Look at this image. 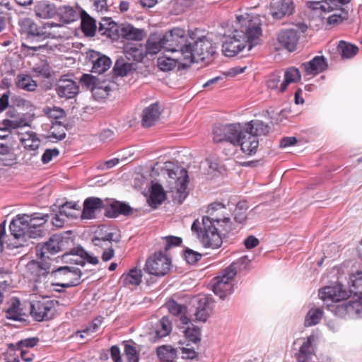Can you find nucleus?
I'll list each match as a JSON object with an SVG mask.
<instances>
[{"label":"nucleus","instance_id":"f257e3e1","mask_svg":"<svg viewBox=\"0 0 362 362\" xmlns=\"http://www.w3.org/2000/svg\"><path fill=\"white\" fill-rule=\"evenodd\" d=\"M269 126L259 119H253L244 125L240 123L217 124L213 129V140L215 143L229 142L240 146L245 153L252 156L259 147L258 137L269 132Z\"/></svg>","mask_w":362,"mask_h":362},{"label":"nucleus","instance_id":"f03ea898","mask_svg":"<svg viewBox=\"0 0 362 362\" xmlns=\"http://www.w3.org/2000/svg\"><path fill=\"white\" fill-rule=\"evenodd\" d=\"M225 210L222 203H213L208 207L207 216H203L202 221L197 218L193 222L192 232L204 247H220L223 243L222 235L231 230L230 219L223 215Z\"/></svg>","mask_w":362,"mask_h":362},{"label":"nucleus","instance_id":"7ed1b4c3","mask_svg":"<svg viewBox=\"0 0 362 362\" xmlns=\"http://www.w3.org/2000/svg\"><path fill=\"white\" fill-rule=\"evenodd\" d=\"M239 29L233 35L228 36L222 45L223 52L227 57H233L240 52L248 44V50L257 44L262 35V21L259 16L245 14L237 16Z\"/></svg>","mask_w":362,"mask_h":362},{"label":"nucleus","instance_id":"20e7f679","mask_svg":"<svg viewBox=\"0 0 362 362\" xmlns=\"http://www.w3.org/2000/svg\"><path fill=\"white\" fill-rule=\"evenodd\" d=\"M250 262L247 257L244 256L226 268L221 275L214 279V282L212 286L214 293L221 299H224L227 296L232 293V281L238 270L245 269Z\"/></svg>","mask_w":362,"mask_h":362},{"label":"nucleus","instance_id":"39448f33","mask_svg":"<svg viewBox=\"0 0 362 362\" xmlns=\"http://www.w3.org/2000/svg\"><path fill=\"white\" fill-rule=\"evenodd\" d=\"M216 49L215 44L206 37H200L193 45H185V47L182 49L184 65L190 66L194 62L209 59L216 53Z\"/></svg>","mask_w":362,"mask_h":362},{"label":"nucleus","instance_id":"423d86ee","mask_svg":"<svg viewBox=\"0 0 362 362\" xmlns=\"http://www.w3.org/2000/svg\"><path fill=\"white\" fill-rule=\"evenodd\" d=\"M18 25L21 33L25 35V41L22 43L23 47L37 52L45 47L46 43H42V36H40L42 26H38L29 18L20 19Z\"/></svg>","mask_w":362,"mask_h":362},{"label":"nucleus","instance_id":"0eeeda50","mask_svg":"<svg viewBox=\"0 0 362 362\" xmlns=\"http://www.w3.org/2000/svg\"><path fill=\"white\" fill-rule=\"evenodd\" d=\"M168 181L171 191L175 193L174 199L181 204L187 195L188 175L185 168L175 166L167 170Z\"/></svg>","mask_w":362,"mask_h":362},{"label":"nucleus","instance_id":"6e6552de","mask_svg":"<svg viewBox=\"0 0 362 362\" xmlns=\"http://www.w3.org/2000/svg\"><path fill=\"white\" fill-rule=\"evenodd\" d=\"M28 214H18L11 222L9 228L11 234L13 238L20 242L17 247L23 246L28 238H35L43 235L42 229L33 230L29 228V222L27 218Z\"/></svg>","mask_w":362,"mask_h":362},{"label":"nucleus","instance_id":"1a4fd4ad","mask_svg":"<svg viewBox=\"0 0 362 362\" xmlns=\"http://www.w3.org/2000/svg\"><path fill=\"white\" fill-rule=\"evenodd\" d=\"M170 266V259L165 252L159 251L146 259L144 269L151 275L163 276L168 273Z\"/></svg>","mask_w":362,"mask_h":362},{"label":"nucleus","instance_id":"9d476101","mask_svg":"<svg viewBox=\"0 0 362 362\" xmlns=\"http://www.w3.org/2000/svg\"><path fill=\"white\" fill-rule=\"evenodd\" d=\"M55 313V305L53 300L42 298L39 300H33L30 303V315L38 322L52 319Z\"/></svg>","mask_w":362,"mask_h":362},{"label":"nucleus","instance_id":"9b49d317","mask_svg":"<svg viewBox=\"0 0 362 362\" xmlns=\"http://www.w3.org/2000/svg\"><path fill=\"white\" fill-rule=\"evenodd\" d=\"M67 240L61 234H54L42 245H38L36 247V253L39 258L49 257V255H54L62 251Z\"/></svg>","mask_w":362,"mask_h":362},{"label":"nucleus","instance_id":"f8f14e48","mask_svg":"<svg viewBox=\"0 0 362 362\" xmlns=\"http://www.w3.org/2000/svg\"><path fill=\"white\" fill-rule=\"evenodd\" d=\"M165 49L172 52L180 51L182 55V49L185 47L182 44L185 41V31L180 28H175L162 35Z\"/></svg>","mask_w":362,"mask_h":362},{"label":"nucleus","instance_id":"ddd939ff","mask_svg":"<svg viewBox=\"0 0 362 362\" xmlns=\"http://www.w3.org/2000/svg\"><path fill=\"white\" fill-rule=\"evenodd\" d=\"M55 91L60 98L71 99L79 93V86L72 79L67 78L66 76H62L56 86Z\"/></svg>","mask_w":362,"mask_h":362},{"label":"nucleus","instance_id":"4468645a","mask_svg":"<svg viewBox=\"0 0 362 362\" xmlns=\"http://www.w3.org/2000/svg\"><path fill=\"white\" fill-rule=\"evenodd\" d=\"M318 296L323 301L331 300L333 303H337L347 298L349 292L341 284H337L324 287L319 291Z\"/></svg>","mask_w":362,"mask_h":362},{"label":"nucleus","instance_id":"2eb2a0df","mask_svg":"<svg viewBox=\"0 0 362 362\" xmlns=\"http://www.w3.org/2000/svg\"><path fill=\"white\" fill-rule=\"evenodd\" d=\"M54 272H55V278L64 276V281L58 284L59 286L69 288L77 286L80 283L81 272L78 269L71 270L69 267H59Z\"/></svg>","mask_w":362,"mask_h":362},{"label":"nucleus","instance_id":"dca6fc26","mask_svg":"<svg viewBox=\"0 0 362 362\" xmlns=\"http://www.w3.org/2000/svg\"><path fill=\"white\" fill-rule=\"evenodd\" d=\"M88 58L92 64V72L101 74L110 69L111 60L105 55L98 52L90 50L88 53Z\"/></svg>","mask_w":362,"mask_h":362},{"label":"nucleus","instance_id":"f3484780","mask_svg":"<svg viewBox=\"0 0 362 362\" xmlns=\"http://www.w3.org/2000/svg\"><path fill=\"white\" fill-rule=\"evenodd\" d=\"M212 298L206 295H199L197 298V307L194 313L195 320L205 322L210 315Z\"/></svg>","mask_w":362,"mask_h":362},{"label":"nucleus","instance_id":"a211bd4d","mask_svg":"<svg viewBox=\"0 0 362 362\" xmlns=\"http://www.w3.org/2000/svg\"><path fill=\"white\" fill-rule=\"evenodd\" d=\"M300 35L296 28L282 30L278 35L279 43L289 52L296 49Z\"/></svg>","mask_w":362,"mask_h":362},{"label":"nucleus","instance_id":"6ab92c4d","mask_svg":"<svg viewBox=\"0 0 362 362\" xmlns=\"http://www.w3.org/2000/svg\"><path fill=\"white\" fill-rule=\"evenodd\" d=\"M270 11L274 18L280 19L293 13V2L291 0H272Z\"/></svg>","mask_w":362,"mask_h":362},{"label":"nucleus","instance_id":"aec40b11","mask_svg":"<svg viewBox=\"0 0 362 362\" xmlns=\"http://www.w3.org/2000/svg\"><path fill=\"white\" fill-rule=\"evenodd\" d=\"M161 114L158 103H155L144 109L141 114V124L144 127L154 125L159 119Z\"/></svg>","mask_w":362,"mask_h":362},{"label":"nucleus","instance_id":"412c9836","mask_svg":"<svg viewBox=\"0 0 362 362\" xmlns=\"http://www.w3.org/2000/svg\"><path fill=\"white\" fill-rule=\"evenodd\" d=\"M315 337L310 335L304 340L299 348L298 352L296 354V358L298 362H308L315 354L313 343Z\"/></svg>","mask_w":362,"mask_h":362},{"label":"nucleus","instance_id":"4be33fe9","mask_svg":"<svg viewBox=\"0 0 362 362\" xmlns=\"http://www.w3.org/2000/svg\"><path fill=\"white\" fill-rule=\"evenodd\" d=\"M20 141L25 150L30 151V159L33 156H35L37 155V150L40 145V140L37 137L36 133L33 132H27L23 134L20 138Z\"/></svg>","mask_w":362,"mask_h":362},{"label":"nucleus","instance_id":"5701e85b","mask_svg":"<svg viewBox=\"0 0 362 362\" xmlns=\"http://www.w3.org/2000/svg\"><path fill=\"white\" fill-rule=\"evenodd\" d=\"M64 26L62 24L55 23L54 22H47L42 25V33L40 36H42V43L47 38H62L65 35L64 31Z\"/></svg>","mask_w":362,"mask_h":362},{"label":"nucleus","instance_id":"b1692460","mask_svg":"<svg viewBox=\"0 0 362 362\" xmlns=\"http://www.w3.org/2000/svg\"><path fill=\"white\" fill-rule=\"evenodd\" d=\"M158 66L163 71H169L177 66L179 69H185L189 66L184 65V55L172 58L170 57L162 56L158 59Z\"/></svg>","mask_w":362,"mask_h":362},{"label":"nucleus","instance_id":"393cba45","mask_svg":"<svg viewBox=\"0 0 362 362\" xmlns=\"http://www.w3.org/2000/svg\"><path fill=\"white\" fill-rule=\"evenodd\" d=\"M168 311L172 315L177 317L182 325H187L190 322L187 316V308L186 305L180 304L175 300H170L165 304Z\"/></svg>","mask_w":362,"mask_h":362},{"label":"nucleus","instance_id":"a878e982","mask_svg":"<svg viewBox=\"0 0 362 362\" xmlns=\"http://www.w3.org/2000/svg\"><path fill=\"white\" fill-rule=\"evenodd\" d=\"M103 207V202L100 198L89 197L83 203V209L81 214L82 218L91 219L95 218L97 210Z\"/></svg>","mask_w":362,"mask_h":362},{"label":"nucleus","instance_id":"bb28decb","mask_svg":"<svg viewBox=\"0 0 362 362\" xmlns=\"http://www.w3.org/2000/svg\"><path fill=\"white\" fill-rule=\"evenodd\" d=\"M21 301L18 298L13 297L8 302V308L6 310V317L14 321L25 320V313L21 308Z\"/></svg>","mask_w":362,"mask_h":362},{"label":"nucleus","instance_id":"cd10ccee","mask_svg":"<svg viewBox=\"0 0 362 362\" xmlns=\"http://www.w3.org/2000/svg\"><path fill=\"white\" fill-rule=\"evenodd\" d=\"M131 214H132V209L129 205L116 200L110 202L109 208L105 212V215L110 218L117 217L120 214L128 216Z\"/></svg>","mask_w":362,"mask_h":362},{"label":"nucleus","instance_id":"c85d7f7f","mask_svg":"<svg viewBox=\"0 0 362 362\" xmlns=\"http://www.w3.org/2000/svg\"><path fill=\"white\" fill-rule=\"evenodd\" d=\"M145 36L143 29L136 28L129 23H122L120 28V38L127 40L140 41Z\"/></svg>","mask_w":362,"mask_h":362},{"label":"nucleus","instance_id":"c756f323","mask_svg":"<svg viewBox=\"0 0 362 362\" xmlns=\"http://www.w3.org/2000/svg\"><path fill=\"white\" fill-rule=\"evenodd\" d=\"M17 160L13 147L0 143V163L5 166H11L17 163Z\"/></svg>","mask_w":362,"mask_h":362},{"label":"nucleus","instance_id":"7c9ffc66","mask_svg":"<svg viewBox=\"0 0 362 362\" xmlns=\"http://www.w3.org/2000/svg\"><path fill=\"white\" fill-rule=\"evenodd\" d=\"M303 66L307 74H318L327 69V63L323 56H316L310 62L303 64Z\"/></svg>","mask_w":362,"mask_h":362},{"label":"nucleus","instance_id":"2f4dec72","mask_svg":"<svg viewBox=\"0 0 362 362\" xmlns=\"http://www.w3.org/2000/svg\"><path fill=\"white\" fill-rule=\"evenodd\" d=\"M166 195L161 185L153 183L151 189V194L148 199L149 206L157 208L165 199Z\"/></svg>","mask_w":362,"mask_h":362},{"label":"nucleus","instance_id":"473e14b6","mask_svg":"<svg viewBox=\"0 0 362 362\" xmlns=\"http://www.w3.org/2000/svg\"><path fill=\"white\" fill-rule=\"evenodd\" d=\"M81 27L86 36L93 37L95 35L97 26L96 21L90 16L86 11H83L81 13Z\"/></svg>","mask_w":362,"mask_h":362},{"label":"nucleus","instance_id":"72a5a7b5","mask_svg":"<svg viewBox=\"0 0 362 362\" xmlns=\"http://www.w3.org/2000/svg\"><path fill=\"white\" fill-rule=\"evenodd\" d=\"M161 48L165 49L164 42L162 36L156 34L151 35L146 41V54H156L160 52Z\"/></svg>","mask_w":362,"mask_h":362},{"label":"nucleus","instance_id":"f704fd0d","mask_svg":"<svg viewBox=\"0 0 362 362\" xmlns=\"http://www.w3.org/2000/svg\"><path fill=\"white\" fill-rule=\"evenodd\" d=\"M142 272L137 268H133L120 277V282L124 286H138L141 282Z\"/></svg>","mask_w":362,"mask_h":362},{"label":"nucleus","instance_id":"c9c22d12","mask_svg":"<svg viewBox=\"0 0 362 362\" xmlns=\"http://www.w3.org/2000/svg\"><path fill=\"white\" fill-rule=\"evenodd\" d=\"M40 262H35L30 264L31 269H38L40 272L39 275H45L47 274H51L52 275L55 276V272L57 268L52 267V263L48 262L47 260L53 262L54 259H50L49 257L40 258Z\"/></svg>","mask_w":362,"mask_h":362},{"label":"nucleus","instance_id":"e433bc0d","mask_svg":"<svg viewBox=\"0 0 362 362\" xmlns=\"http://www.w3.org/2000/svg\"><path fill=\"white\" fill-rule=\"evenodd\" d=\"M103 240H115V243H117L119 240L112 229L102 226L95 232L92 243H100Z\"/></svg>","mask_w":362,"mask_h":362},{"label":"nucleus","instance_id":"4c0bfd02","mask_svg":"<svg viewBox=\"0 0 362 362\" xmlns=\"http://www.w3.org/2000/svg\"><path fill=\"white\" fill-rule=\"evenodd\" d=\"M15 83L18 88L29 92L35 91L37 86L36 81L28 74H18L16 78Z\"/></svg>","mask_w":362,"mask_h":362},{"label":"nucleus","instance_id":"58836bf2","mask_svg":"<svg viewBox=\"0 0 362 362\" xmlns=\"http://www.w3.org/2000/svg\"><path fill=\"white\" fill-rule=\"evenodd\" d=\"M349 284V292L362 300V272L351 274Z\"/></svg>","mask_w":362,"mask_h":362},{"label":"nucleus","instance_id":"ea45409f","mask_svg":"<svg viewBox=\"0 0 362 362\" xmlns=\"http://www.w3.org/2000/svg\"><path fill=\"white\" fill-rule=\"evenodd\" d=\"M160 362H175L177 357V349L170 345H162L156 349Z\"/></svg>","mask_w":362,"mask_h":362},{"label":"nucleus","instance_id":"a19ab883","mask_svg":"<svg viewBox=\"0 0 362 362\" xmlns=\"http://www.w3.org/2000/svg\"><path fill=\"white\" fill-rule=\"evenodd\" d=\"M27 218L29 222V228L31 230H37L42 229V226L48 221L49 216L47 214L33 213L28 214Z\"/></svg>","mask_w":362,"mask_h":362},{"label":"nucleus","instance_id":"79ce46f5","mask_svg":"<svg viewBox=\"0 0 362 362\" xmlns=\"http://www.w3.org/2000/svg\"><path fill=\"white\" fill-rule=\"evenodd\" d=\"M300 79V74L298 69L294 67L288 68L284 73V79L280 84L279 92H284L288 84L295 83Z\"/></svg>","mask_w":362,"mask_h":362},{"label":"nucleus","instance_id":"37998d69","mask_svg":"<svg viewBox=\"0 0 362 362\" xmlns=\"http://www.w3.org/2000/svg\"><path fill=\"white\" fill-rule=\"evenodd\" d=\"M172 322L166 316L163 317L156 324L155 329L156 338L160 339L168 336L172 331Z\"/></svg>","mask_w":362,"mask_h":362},{"label":"nucleus","instance_id":"c03bdc74","mask_svg":"<svg viewBox=\"0 0 362 362\" xmlns=\"http://www.w3.org/2000/svg\"><path fill=\"white\" fill-rule=\"evenodd\" d=\"M34 11L40 18H50L54 13L52 6L46 1H38L35 5Z\"/></svg>","mask_w":362,"mask_h":362},{"label":"nucleus","instance_id":"a18cd8bd","mask_svg":"<svg viewBox=\"0 0 362 362\" xmlns=\"http://www.w3.org/2000/svg\"><path fill=\"white\" fill-rule=\"evenodd\" d=\"M112 88L109 83L105 81H99L91 90L93 96L96 100L104 99L107 98Z\"/></svg>","mask_w":362,"mask_h":362},{"label":"nucleus","instance_id":"49530a36","mask_svg":"<svg viewBox=\"0 0 362 362\" xmlns=\"http://www.w3.org/2000/svg\"><path fill=\"white\" fill-rule=\"evenodd\" d=\"M347 317L362 318V300H350L346 302Z\"/></svg>","mask_w":362,"mask_h":362},{"label":"nucleus","instance_id":"de8ad7c7","mask_svg":"<svg viewBox=\"0 0 362 362\" xmlns=\"http://www.w3.org/2000/svg\"><path fill=\"white\" fill-rule=\"evenodd\" d=\"M323 316V310L320 308H313L307 313L305 318V325L311 327L320 322Z\"/></svg>","mask_w":362,"mask_h":362},{"label":"nucleus","instance_id":"09e8293b","mask_svg":"<svg viewBox=\"0 0 362 362\" xmlns=\"http://www.w3.org/2000/svg\"><path fill=\"white\" fill-rule=\"evenodd\" d=\"M71 254L78 256L82 259L81 265H84L85 261L93 265H96L99 262L98 258L96 256L89 253L81 247L74 248L71 250Z\"/></svg>","mask_w":362,"mask_h":362},{"label":"nucleus","instance_id":"8fccbe9b","mask_svg":"<svg viewBox=\"0 0 362 362\" xmlns=\"http://www.w3.org/2000/svg\"><path fill=\"white\" fill-rule=\"evenodd\" d=\"M337 49L343 58H351L358 52V47L347 43L344 41H340Z\"/></svg>","mask_w":362,"mask_h":362},{"label":"nucleus","instance_id":"3c124183","mask_svg":"<svg viewBox=\"0 0 362 362\" xmlns=\"http://www.w3.org/2000/svg\"><path fill=\"white\" fill-rule=\"evenodd\" d=\"M48 138L61 141L66 137V127L60 122L52 124L49 132Z\"/></svg>","mask_w":362,"mask_h":362},{"label":"nucleus","instance_id":"603ef678","mask_svg":"<svg viewBox=\"0 0 362 362\" xmlns=\"http://www.w3.org/2000/svg\"><path fill=\"white\" fill-rule=\"evenodd\" d=\"M133 341H123L124 352L128 362H138L139 354L133 345Z\"/></svg>","mask_w":362,"mask_h":362},{"label":"nucleus","instance_id":"864d4df0","mask_svg":"<svg viewBox=\"0 0 362 362\" xmlns=\"http://www.w3.org/2000/svg\"><path fill=\"white\" fill-rule=\"evenodd\" d=\"M103 321V317L98 316L95 317L88 326H87L83 330L78 331L76 334H79L81 338H84L85 335H90L97 332L102 325Z\"/></svg>","mask_w":362,"mask_h":362},{"label":"nucleus","instance_id":"5fc2aeb1","mask_svg":"<svg viewBox=\"0 0 362 362\" xmlns=\"http://www.w3.org/2000/svg\"><path fill=\"white\" fill-rule=\"evenodd\" d=\"M38 341L39 339L37 337L26 338L18 341L15 344H11L10 348L13 349H28L35 346Z\"/></svg>","mask_w":362,"mask_h":362},{"label":"nucleus","instance_id":"6e6d98bb","mask_svg":"<svg viewBox=\"0 0 362 362\" xmlns=\"http://www.w3.org/2000/svg\"><path fill=\"white\" fill-rule=\"evenodd\" d=\"M183 332L185 337L193 343H197L201 340V331L197 326L192 325V326L187 327Z\"/></svg>","mask_w":362,"mask_h":362},{"label":"nucleus","instance_id":"4d7b16f0","mask_svg":"<svg viewBox=\"0 0 362 362\" xmlns=\"http://www.w3.org/2000/svg\"><path fill=\"white\" fill-rule=\"evenodd\" d=\"M43 112L49 118L54 119H61L66 116L64 110L56 106L46 107L43 109Z\"/></svg>","mask_w":362,"mask_h":362},{"label":"nucleus","instance_id":"13d9d810","mask_svg":"<svg viewBox=\"0 0 362 362\" xmlns=\"http://www.w3.org/2000/svg\"><path fill=\"white\" fill-rule=\"evenodd\" d=\"M33 73L39 77L48 78L51 76V69L47 62H41L33 68Z\"/></svg>","mask_w":362,"mask_h":362},{"label":"nucleus","instance_id":"bf43d9fd","mask_svg":"<svg viewBox=\"0 0 362 362\" xmlns=\"http://www.w3.org/2000/svg\"><path fill=\"white\" fill-rule=\"evenodd\" d=\"M122 28V24L118 25L112 21L110 25L108 27L107 32L104 35L107 37L112 39V40H117L120 38V28Z\"/></svg>","mask_w":362,"mask_h":362},{"label":"nucleus","instance_id":"052dcab7","mask_svg":"<svg viewBox=\"0 0 362 362\" xmlns=\"http://www.w3.org/2000/svg\"><path fill=\"white\" fill-rule=\"evenodd\" d=\"M78 204L75 202H66L59 206V213L61 215H64L66 217H72L74 214L71 210L78 209Z\"/></svg>","mask_w":362,"mask_h":362},{"label":"nucleus","instance_id":"680f3d73","mask_svg":"<svg viewBox=\"0 0 362 362\" xmlns=\"http://www.w3.org/2000/svg\"><path fill=\"white\" fill-rule=\"evenodd\" d=\"M327 307L336 316L343 318L347 317L346 302L339 304H328Z\"/></svg>","mask_w":362,"mask_h":362},{"label":"nucleus","instance_id":"e2e57ef3","mask_svg":"<svg viewBox=\"0 0 362 362\" xmlns=\"http://www.w3.org/2000/svg\"><path fill=\"white\" fill-rule=\"evenodd\" d=\"M280 72H274L272 74L267 81V86L270 89H275L279 91L281 82Z\"/></svg>","mask_w":362,"mask_h":362},{"label":"nucleus","instance_id":"0e129e2a","mask_svg":"<svg viewBox=\"0 0 362 362\" xmlns=\"http://www.w3.org/2000/svg\"><path fill=\"white\" fill-rule=\"evenodd\" d=\"M81 83L90 90L100 81L97 78L90 74H83L80 79Z\"/></svg>","mask_w":362,"mask_h":362},{"label":"nucleus","instance_id":"69168bd1","mask_svg":"<svg viewBox=\"0 0 362 362\" xmlns=\"http://www.w3.org/2000/svg\"><path fill=\"white\" fill-rule=\"evenodd\" d=\"M132 69V64L130 63H123L119 64L117 62L115 65L114 70L118 76H127Z\"/></svg>","mask_w":362,"mask_h":362},{"label":"nucleus","instance_id":"338daca9","mask_svg":"<svg viewBox=\"0 0 362 362\" xmlns=\"http://www.w3.org/2000/svg\"><path fill=\"white\" fill-rule=\"evenodd\" d=\"M59 154V151L57 148L46 149L42 156V162L43 164L49 163L53 158L57 157Z\"/></svg>","mask_w":362,"mask_h":362},{"label":"nucleus","instance_id":"774afa93","mask_svg":"<svg viewBox=\"0 0 362 362\" xmlns=\"http://www.w3.org/2000/svg\"><path fill=\"white\" fill-rule=\"evenodd\" d=\"M165 241L164 246L165 253L173 246H178L182 243V238L177 236H166L163 238Z\"/></svg>","mask_w":362,"mask_h":362}]
</instances>
